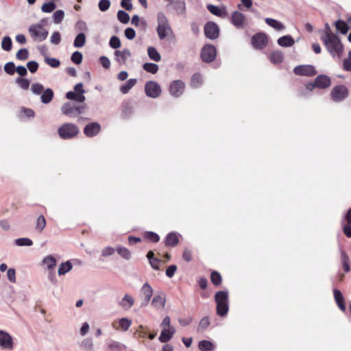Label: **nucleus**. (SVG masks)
Returning <instances> with one entry per match:
<instances>
[{"label": "nucleus", "mask_w": 351, "mask_h": 351, "mask_svg": "<svg viewBox=\"0 0 351 351\" xmlns=\"http://www.w3.org/2000/svg\"><path fill=\"white\" fill-rule=\"evenodd\" d=\"M331 84L330 78L326 75H319L316 77L314 82H308L305 85V90L302 92V95L306 96L308 95V92H312L315 88L325 89L328 88Z\"/></svg>", "instance_id": "obj_1"}, {"label": "nucleus", "mask_w": 351, "mask_h": 351, "mask_svg": "<svg viewBox=\"0 0 351 351\" xmlns=\"http://www.w3.org/2000/svg\"><path fill=\"white\" fill-rule=\"evenodd\" d=\"M329 53L333 57L340 58L343 51V45L337 36L322 40Z\"/></svg>", "instance_id": "obj_2"}, {"label": "nucleus", "mask_w": 351, "mask_h": 351, "mask_svg": "<svg viewBox=\"0 0 351 351\" xmlns=\"http://www.w3.org/2000/svg\"><path fill=\"white\" fill-rule=\"evenodd\" d=\"M77 126L73 123H66L62 124L58 130V133L62 139H71L79 134Z\"/></svg>", "instance_id": "obj_3"}, {"label": "nucleus", "mask_w": 351, "mask_h": 351, "mask_svg": "<svg viewBox=\"0 0 351 351\" xmlns=\"http://www.w3.org/2000/svg\"><path fill=\"white\" fill-rule=\"evenodd\" d=\"M158 26L157 34L160 40L165 39L167 36V31H171L167 18L162 12H159L157 16Z\"/></svg>", "instance_id": "obj_4"}, {"label": "nucleus", "mask_w": 351, "mask_h": 351, "mask_svg": "<svg viewBox=\"0 0 351 351\" xmlns=\"http://www.w3.org/2000/svg\"><path fill=\"white\" fill-rule=\"evenodd\" d=\"M29 34L36 42L45 40L49 34V32L41 25H31L28 28Z\"/></svg>", "instance_id": "obj_5"}, {"label": "nucleus", "mask_w": 351, "mask_h": 351, "mask_svg": "<svg viewBox=\"0 0 351 351\" xmlns=\"http://www.w3.org/2000/svg\"><path fill=\"white\" fill-rule=\"evenodd\" d=\"M84 93L85 90L83 88V84L80 82L75 85L74 91H69L66 93V97L69 100L82 103L86 99V97L84 95Z\"/></svg>", "instance_id": "obj_6"}, {"label": "nucleus", "mask_w": 351, "mask_h": 351, "mask_svg": "<svg viewBox=\"0 0 351 351\" xmlns=\"http://www.w3.org/2000/svg\"><path fill=\"white\" fill-rule=\"evenodd\" d=\"M84 110L83 106H75L70 102H66L61 107L62 113L69 117H76L82 114Z\"/></svg>", "instance_id": "obj_7"}, {"label": "nucleus", "mask_w": 351, "mask_h": 351, "mask_svg": "<svg viewBox=\"0 0 351 351\" xmlns=\"http://www.w3.org/2000/svg\"><path fill=\"white\" fill-rule=\"evenodd\" d=\"M160 84L156 81H147L145 84V93L150 98H157L161 94Z\"/></svg>", "instance_id": "obj_8"}, {"label": "nucleus", "mask_w": 351, "mask_h": 351, "mask_svg": "<svg viewBox=\"0 0 351 351\" xmlns=\"http://www.w3.org/2000/svg\"><path fill=\"white\" fill-rule=\"evenodd\" d=\"M293 73L296 75L313 77L317 73V71L311 64H302L296 66L293 69Z\"/></svg>", "instance_id": "obj_9"}, {"label": "nucleus", "mask_w": 351, "mask_h": 351, "mask_svg": "<svg viewBox=\"0 0 351 351\" xmlns=\"http://www.w3.org/2000/svg\"><path fill=\"white\" fill-rule=\"evenodd\" d=\"M217 56V49L213 45H206L201 51V58L204 62H213Z\"/></svg>", "instance_id": "obj_10"}, {"label": "nucleus", "mask_w": 351, "mask_h": 351, "mask_svg": "<svg viewBox=\"0 0 351 351\" xmlns=\"http://www.w3.org/2000/svg\"><path fill=\"white\" fill-rule=\"evenodd\" d=\"M330 95L333 101L339 102L348 97V90L344 85H338L332 89Z\"/></svg>", "instance_id": "obj_11"}, {"label": "nucleus", "mask_w": 351, "mask_h": 351, "mask_svg": "<svg viewBox=\"0 0 351 351\" xmlns=\"http://www.w3.org/2000/svg\"><path fill=\"white\" fill-rule=\"evenodd\" d=\"M204 34L210 40L217 39L219 36V28L217 23L213 21L207 22L204 25Z\"/></svg>", "instance_id": "obj_12"}, {"label": "nucleus", "mask_w": 351, "mask_h": 351, "mask_svg": "<svg viewBox=\"0 0 351 351\" xmlns=\"http://www.w3.org/2000/svg\"><path fill=\"white\" fill-rule=\"evenodd\" d=\"M251 43L254 49H262L267 45V36L263 32L256 33L252 37Z\"/></svg>", "instance_id": "obj_13"}, {"label": "nucleus", "mask_w": 351, "mask_h": 351, "mask_svg": "<svg viewBox=\"0 0 351 351\" xmlns=\"http://www.w3.org/2000/svg\"><path fill=\"white\" fill-rule=\"evenodd\" d=\"M184 88L185 84L182 80H173L169 85V91L171 96L177 98L183 94Z\"/></svg>", "instance_id": "obj_14"}, {"label": "nucleus", "mask_w": 351, "mask_h": 351, "mask_svg": "<svg viewBox=\"0 0 351 351\" xmlns=\"http://www.w3.org/2000/svg\"><path fill=\"white\" fill-rule=\"evenodd\" d=\"M231 23L238 29H243L245 26V16L239 11H234L231 14Z\"/></svg>", "instance_id": "obj_15"}, {"label": "nucleus", "mask_w": 351, "mask_h": 351, "mask_svg": "<svg viewBox=\"0 0 351 351\" xmlns=\"http://www.w3.org/2000/svg\"><path fill=\"white\" fill-rule=\"evenodd\" d=\"M166 294L163 291H158L153 297L151 304L157 309H162L166 304Z\"/></svg>", "instance_id": "obj_16"}, {"label": "nucleus", "mask_w": 351, "mask_h": 351, "mask_svg": "<svg viewBox=\"0 0 351 351\" xmlns=\"http://www.w3.org/2000/svg\"><path fill=\"white\" fill-rule=\"evenodd\" d=\"M0 346L5 349L13 348L12 337L7 332L0 330Z\"/></svg>", "instance_id": "obj_17"}, {"label": "nucleus", "mask_w": 351, "mask_h": 351, "mask_svg": "<svg viewBox=\"0 0 351 351\" xmlns=\"http://www.w3.org/2000/svg\"><path fill=\"white\" fill-rule=\"evenodd\" d=\"M141 292L144 297L143 302L141 306H145L150 302L152 296L153 295L154 293V290L148 282H145L142 286L141 289Z\"/></svg>", "instance_id": "obj_18"}, {"label": "nucleus", "mask_w": 351, "mask_h": 351, "mask_svg": "<svg viewBox=\"0 0 351 351\" xmlns=\"http://www.w3.org/2000/svg\"><path fill=\"white\" fill-rule=\"evenodd\" d=\"M101 126L97 122L87 124L84 128V133L88 137H93L99 134Z\"/></svg>", "instance_id": "obj_19"}, {"label": "nucleus", "mask_w": 351, "mask_h": 351, "mask_svg": "<svg viewBox=\"0 0 351 351\" xmlns=\"http://www.w3.org/2000/svg\"><path fill=\"white\" fill-rule=\"evenodd\" d=\"M114 53L115 56V60L121 65L125 64L127 60L132 56V53L128 49L116 50Z\"/></svg>", "instance_id": "obj_20"}, {"label": "nucleus", "mask_w": 351, "mask_h": 351, "mask_svg": "<svg viewBox=\"0 0 351 351\" xmlns=\"http://www.w3.org/2000/svg\"><path fill=\"white\" fill-rule=\"evenodd\" d=\"M169 5H171L177 15H184L186 14V3L184 0L171 1Z\"/></svg>", "instance_id": "obj_21"}, {"label": "nucleus", "mask_w": 351, "mask_h": 351, "mask_svg": "<svg viewBox=\"0 0 351 351\" xmlns=\"http://www.w3.org/2000/svg\"><path fill=\"white\" fill-rule=\"evenodd\" d=\"M175 332L176 329L173 327H171L168 329L164 328L163 330L161 331L158 339L162 343H167L171 339Z\"/></svg>", "instance_id": "obj_22"}, {"label": "nucleus", "mask_w": 351, "mask_h": 351, "mask_svg": "<svg viewBox=\"0 0 351 351\" xmlns=\"http://www.w3.org/2000/svg\"><path fill=\"white\" fill-rule=\"evenodd\" d=\"M179 236L180 234L175 232H169L165 237V245L169 247H175L179 243Z\"/></svg>", "instance_id": "obj_23"}, {"label": "nucleus", "mask_w": 351, "mask_h": 351, "mask_svg": "<svg viewBox=\"0 0 351 351\" xmlns=\"http://www.w3.org/2000/svg\"><path fill=\"white\" fill-rule=\"evenodd\" d=\"M277 43L283 47H290L295 44V40L290 35H285L279 38Z\"/></svg>", "instance_id": "obj_24"}, {"label": "nucleus", "mask_w": 351, "mask_h": 351, "mask_svg": "<svg viewBox=\"0 0 351 351\" xmlns=\"http://www.w3.org/2000/svg\"><path fill=\"white\" fill-rule=\"evenodd\" d=\"M134 304V300L132 296L129 294H125L119 304L122 308L128 310Z\"/></svg>", "instance_id": "obj_25"}, {"label": "nucleus", "mask_w": 351, "mask_h": 351, "mask_svg": "<svg viewBox=\"0 0 351 351\" xmlns=\"http://www.w3.org/2000/svg\"><path fill=\"white\" fill-rule=\"evenodd\" d=\"M54 96L53 91L51 88H48L42 93L40 100L44 104H47L51 101Z\"/></svg>", "instance_id": "obj_26"}, {"label": "nucleus", "mask_w": 351, "mask_h": 351, "mask_svg": "<svg viewBox=\"0 0 351 351\" xmlns=\"http://www.w3.org/2000/svg\"><path fill=\"white\" fill-rule=\"evenodd\" d=\"M269 60L273 64H280L284 60V54L280 51H274L269 55Z\"/></svg>", "instance_id": "obj_27"}, {"label": "nucleus", "mask_w": 351, "mask_h": 351, "mask_svg": "<svg viewBox=\"0 0 351 351\" xmlns=\"http://www.w3.org/2000/svg\"><path fill=\"white\" fill-rule=\"evenodd\" d=\"M265 21V23L269 26L274 28L275 29H276L278 31H280V30H282L285 29L284 25L281 22H280L274 19L266 18Z\"/></svg>", "instance_id": "obj_28"}, {"label": "nucleus", "mask_w": 351, "mask_h": 351, "mask_svg": "<svg viewBox=\"0 0 351 351\" xmlns=\"http://www.w3.org/2000/svg\"><path fill=\"white\" fill-rule=\"evenodd\" d=\"M108 348L111 351H123L126 349L124 344L112 340L108 343Z\"/></svg>", "instance_id": "obj_29"}, {"label": "nucleus", "mask_w": 351, "mask_h": 351, "mask_svg": "<svg viewBox=\"0 0 351 351\" xmlns=\"http://www.w3.org/2000/svg\"><path fill=\"white\" fill-rule=\"evenodd\" d=\"M73 268V265L71 263L70 261H67L64 263H62L58 268V275L62 276L66 274L67 272L70 271Z\"/></svg>", "instance_id": "obj_30"}, {"label": "nucleus", "mask_w": 351, "mask_h": 351, "mask_svg": "<svg viewBox=\"0 0 351 351\" xmlns=\"http://www.w3.org/2000/svg\"><path fill=\"white\" fill-rule=\"evenodd\" d=\"M136 82L137 80L135 78L128 80L125 84L120 87V91L123 94H127L135 86Z\"/></svg>", "instance_id": "obj_31"}, {"label": "nucleus", "mask_w": 351, "mask_h": 351, "mask_svg": "<svg viewBox=\"0 0 351 351\" xmlns=\"http://www.w3.org/2000/svg\"><path fill=\"white\" fill-rule=\"evenodd\" d=\"M215 299L216 303L228 302V292L226 291H219L215 293Z\"/></svg>", "instance_id": "obj_32"}, {"label": "nucleus", "mask_w": 351, "mask_h": 351, "mask_svg": "<svg viewBox=\"0 0 351 351\" xmlns=\"http://www.w3.org/2000/svg\"><path fill=\"white\" fill-rule=\"evenodd\" d=\"M80 347L84 351H93L94 345L91 338H86L80 343Z\"/></svg>", "instance_id": "obj_33"}, {"label": "nucleus", "mask_w": 351, "mask_h": 351, "mask_svg": "<svg viewBox=\"0 0 351 351\" xmlns=\"http://www.w3.org/2000/svg\"><path fill=\"white\" fill-rule=\"evenodd\" d=\"M147 54L149 58L154 62H159L161 60V56L154 47L147 48Z\"/></svg>", "instance_id": "obj_34"}, {"label": "nucleus", "mask_w": 351, "mask_h": 351, "mask_svg": "<svg viewBox=\"0 0 351 351\" xmlns=\"http://www.w3.org/2000/svg\"><path fill=\"white\" fill-rule=\"evenodd\" d=\"M340 252H341V263L343 265V269L345 272H346V273L349 272L350 270L349 256L342 250H341Z\"/></svg>", "instance_id": "obj_35"}, {"label": "nucleus", "mask_w": 351, "mask_h": 351, "mask_svg": "<svg viewBox=\"0 0 351 351\" xmlns=\"http://www.w3.org/2000/svg\"><path fill=\"white\" fill-rule=\"evenodd\" d=\"M199 349L202 351H213L215 345L210 341L202 340L199 342Z\"/></svg>", "instance_id": "obj_36"}, {"label": "nucleus", "mask_w": 351, "mask_h": 351, "mask_svg": "<svg viewBox=\"0 0 351 351\" xmlns=\"http://www.w3.org/2000/svg\"><path fill=\"white\" fill-rule=\"evenodd\" d=\"M116 250L117 253L125 260H130L132 257V254L130 250L123 246H117Z\"/></svg>", "instance_id": "obj_37"}, {"label": "nucleus", "mask_w": 351, "mask_h": 351, "mask_svg": "<svg viewBox=\"0 0 351 351\" xmlns=\"http://www.w3.org/2000/svg\"><path fill=\"white\" fill-rule=\"evenodd\" d=\"M143 69L147 73L156 74L159 69L158 65L152 62H146L143 64Z\"/></svg>", "instance_id": "obj_38"}, {"label": "nucleus", "mask_w": 351, "mask_h": 351, "mask_svg": "<svg viewBox=\"0 0 351 351\" xmlns=\"http://www.w3.org/2000/svg\"><path fill=\"white\" fill-rule=\"evenodd\" d=\"M229 309L228 302L217 304V314L223 317L227 315Z\"/></svg>", "instance_id": "obj_39"}, {"label": "nucleus", "mask_w": 351, "mask_h": 351, "mask_svg": "<svg viewBox=\"0 0 351 351\" xmlns=\"http://www.w3.org/2000/svg\"><path fill=\"white\" fill-rule=\"evenodd\" d=\"M43 263L47 265L49 270H51L56 265V259L53 256L48 255L43 258Z\"/></svg>", "instance_id": "obj_40"}, {"label": "nucleus", "mask_w": 351, "mask_h": 351, "mask_svg": "<svg viewBox=\"0 0 351 351\" xmlns=\"http://www.w3.org/2000/svg\"><path fill=\"white\" fill-rule=\"evenodd\" d=\"M85 43H86V36H85L84 33H80L76 36V37L74 40L73 45L75 47L80 48V47H82L85 45Z\"/></svg>", "instance_id": "obj_41"}, {"label": "nucleus", "mask_w": 351, "mask_h": 351, "mask_svg": "<svg viewBox=\"0 0 351 351\" xmlns=\"http://www.w3.org/2000/svg\"><path fill=\"white\" fill-rule=\"evenodd\" d=\"M203 82V79L199 73H195L192 75L191 80V86L193 88L199 87Z\"/></svg>", "instance_id": "obj_42"}, {"label": "nucleus", "mask_w": 351, "mask_h": 351, "mask_svg": "<svg viewBox=\"0 0 351 351\" xmlns=\"http://www.w3.org/2000/svg\"><path fill=\"white\" fill-rule=\"evenodd\" d=\"M15 82L23 90H27L30 84L29 80L23 77H17Z\"/></svg>", "instance_id": "obj_43"}, {"label": "nucleus", "mask_w": 351, "mask_h": 351, "mask_svg": "<svg viewBox=\"0 0 351 351\" xmlns=\"http://www.w3.org/2000/svg\"><path fill=\"white\" fill-rule=\"evenodd\" d=\"M64 16V12L63 10H58L55 11L52 16L53 23L55 24L60 23L62 21Z\"/></svg>", "instance_id": "obj_44"}, {"label": "nucleus", "mask_w": 351, "mask_h": 351, "mask_svg": "<svg viewBox=\"0 0 351 351\" xmlns=\"http://www.w3.org/2000/svg\"><path fill=\"white\" fill-rule=\"evenodd\" d=\"M132 323V320L127 317H123L119 320V325L123 331H127L131 326Z\"/></svg>", "instance_id": "obj_45"}, {"label": "nucleus", "mask_w": 351, "mask_h": 351, "mask_svg": "<svg viewBox=\"0 0 351 351\" xmlns=\"http://www.w3.org/2000/svg\"><path fill=\"white\" fill-rule=\"evenodd\" d=\"M56 8V3L51 1L43 3L41 6V10L43 12L50 13L52 12Z\"/></svg>", "instance_id": "obj_46"}, {"label": "nucleus", "mask_w": 351, "mask_h": 351, "mask_svg": "<svg viewBox=\"0 0 351 351\" xmlns=\"http://www.w3.org/2000/svg\"><path fill=\"white\" fill-rule=\"evenodd\" d=\"M336 28L342 34H346L348 31V26L346 22L339 20L335 23Z\"/></svg>", "instance_id": "obj_47"}, {"label": "nucleus", "mask_w": 351, "mask_h": 351, "mask_svg": "<svg viewBox=\"0 0 351 351\" xmlns=\"http://www.w3.org/2000/svg\"><path fill=\"white\" fill-rule=\"evenodd\" d=\"M12 42L10 36H6L3 37L1 43V47L3 50L9 51L12 49Z\"/></svg>", "instance_id": "obj_48"}, {"label": "nucleus", "mask_w": 351, "mask_h": 351, "mask_svg": "<svg viewBox=\"0 0 351 351\" xmlns=\"http://www.w3.org/2000/svg\"><path fill=\"white\" fill-rule=\"evenodd\" d=\"M210 280L214 285L219 286L221 283V274L217 271H212L210 274Z\"/></svg>", "instance_id": "obj_49"}, {"label": "nucleus", "mask_w": 351, "mask_h": 351, "mask_svg": "<svg viewBox=\"0 0 351 351\" xmlns=\"http://www.w3.org/2000/svg\"><path fill=\"white\" fill-rule=\"evenodd\" d=\"M117 19L121 23L126 24L130 21V16L125 11L119 10L117 12Z\"/></svg>", "instance_id": "obj_50"}, {"label": "nucleus", "mask_w": 351, "mask_h": 351, "mask_svg": "<svg viewBox=\"0 0 351 351\" xmlns=\"http://www.w3.org/2000/svg\"><path fill=\"white\" fill-rule=\"evenodd\" d=\"M145 237L153 243H157L160 240L159 235L157 233L152 231L146 232L145 233Z\"/></svg>", "instance_id": "obj_51"}, {"label": "nucleus", "mask_w": 351, "mask_h": 351, "mask_svg": "<svg viewBox=\"0 0 351 351\" xmlns=\"http://www.w3.org/2000/svg\"><path fill=\"white\" fill-rule=\"evenodd\" d=\"M206 8L213 15H215L217 16H222V11L217 5L213 4H208L206 5Z\"/></svg>", "instance_id": "obj_52"}, {"label": "nucleus", "mask_w": 351, "mask_h": 351, "mask_svg": "<svg viewBox=\"0 0 351 351\" xmlns=\"http://www.w3.org/2000/svg\"><path fill=\"white\" fill-rule=\"evenodd\" d=\"M45 226H46L45 218L43 215H41L37 218L36 228L39 232H41L44 230Z\"/></svg>", "instance_id": "obj_53"}, {"label": "nucleus", "mask_w": 351, "mask_h": 351, "mask_svg": "<svg viewBox=\"0 0 351 351\" xmlns=\"http://www.w3.org/2000/svg\"><path fill=\"white\" fill-rule=\"evenodd\" d=\"M15 244L18 246H31L33 242L28 238H19L15 240Z\"/></svg>", "instance_id": "obj_54"}, {"label": "nucleus", "mask_w": 351, "mask_h": 351, "mask_svg": "<svg viewBox=\"0 0 351 351\" xmlns=\"http://www.w3.org/2000/svg\"><path fill=\"white\" fill-rule=\"evenodd\" d=\"M209 317L206 316L202 318L198 325V330H205L210 325Z\"/></svg>", "instance_id": "obj_55"}, {"label": "nucleus", "mask_w": 351, "mask_h": 351, "mask_svg": "<svg viewBox=\"0 0 351 351\" xmlns=\"http://www.w3.org/2000/svg\"><path fill=\"white\" fill-rule=\"evenodd\" d=\"M71 60L73 63L76 64H80L83 60L82 53L78 51L73 52L71 55Z\"/></svg>", "instance_id": "obj_56"}, {"label": "nucleus", "mask_w": 351, "mask_h": 351, "mask_svg": "<svg viewBox=\"0 0 351 351\" xmlns=\"http://www.w3.org/2000/svg\"><path fill=\"white\" fill-rule=\"evenodd\" d=\"M109 45L111 48L117 49L121 47V41L118 36H113L110 38Z\"/></svg>", "instance_id": "obj_57"}, {"label": "nucleus", "mask_w": 351, "mask_h": 351, "mask_svg": "<svg viewBox=\"0 0 351 351\" xmlns=\"http://www.w3.org/2000/svg\"><path fill=\"white\" fill-rule=\"evenodd\" d=\"M31 90L36 95H40L44 90L43 86L40 83H34L32 85Z\"/></svg>", "instance_id": "obj_58"}, {"label": "nucleus", "mask_w": 351, "mask_h": 351, "mask_svg": "<svg viewBox=\"0 0 351 351\" xmlns=\"http://www.w3.org/2000/svg\"><path fill=\"white\" fill-rule=\"evenodd\" d=\"M29 51L27 49H21L16 54V57L19 60H25L28 58Z\"/></svg>", "instance_id": "obj_59"}, {"label": "nucleus", "mask_w": 351, "mask_h": 351, "mask_svg": "<svg viewBox=\"0 0 351 351\" xmlns=\"http://www.w3.org/2000/svg\"><path fill=\"white\" fill-rule=\"evenodd\" d=\"M16 67L13 62H8L4 66V71L8 75H14L15 73Z\"/></svg>", "instance_id": "obj_60"}, {"label": "nucleus", "mask_w": 351, "mask_h": 351, "mask_svg": "<svg viewBox=\"0 0 351 351\" xmlns=\"http://www.w3.org/2000/svg\"><path fill=\"white\" fill-rule=\"evenodd\" d=\"M335 36L336 35L332 33L329 25L326 23L324 34L321 36V40H323L324 39H327V38H329Z\"/></svg>", "instance_id": "obj_61"}, {"label": "nucleus", "mask_w": 351, "mask_h": 351, "mask_svg": "<svg viewBox=\"0 0 351 351\" xmlns=\"http://www.w3.org/2000/svg\"><path fill=\"white\" fill-rule=\"evenodd\" d=\"M45 62L53 68H57L60 66V62L55 58L47 57L45 59Z\"/></svg>", "instance_id": "obj_62"}, {"label": "nucleus", "mask_w": 351, "mask_h": 351, "mask_svg": "<svg viewBox=\"0 0 351 351\" xmlns=\"http://www.w3.org/2000/svg\"><path fill=\"white\" fill-rule=\"evenodd\" d=\"M343 69L346 71H351V51L348 52V58L343 60Z\"/></svg>", "instance_id": "obj_63"}, {"label": "nucleus", "mask_w": 351, "mask_h": 351, "mask_svg": "<svg viewBox=\"0 0 351 351\" xmlns=\"http://www.w3.org/2000/svg\"><path fill=\"white\" fill-rule=\"evenodd\" d=\"M110 5L109 0H100L98 4L99 8L101 12H105L108 10Z\"/></svg>", "instance_id": "obj_64"}]
</instances>
